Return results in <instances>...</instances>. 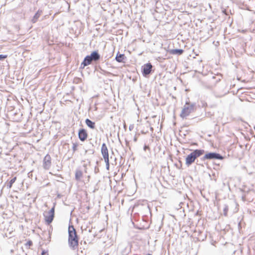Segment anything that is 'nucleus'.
Listing matches in <instances>:
<instances>
[{"instance_id":"14","label":"nucleus","mask_w":255,"mask_h":255,"mask_svg":"<svg viewBox=\"0 0 255 255\" xmlns=\"http://www.w3.org/2000/svg\"><path fill=\"white\" fill-rule=\"evenodd\" d=\"M85 123L86 125L91 129H94L95 128V123L92 122L89 119H87L85 120Z\"/></svg>"},{"instance_id":"1","label":"nucleus","mask_w":255,"mask_h":255,"mask_svg":"<svg viewBox=\"0 0 255 255\" xmlns=\"http://www.w3.org/2000/svg\"><path fill=\"white\" fill-rule=\"evenodd\" d=\"M79 239L76 231L73 225L68 227V245L69 247L75 250L78 248Z\"/></svg>"},{"instance_id":"20","label":"nucleus","mask_w":255,"mask_h":255,"mask_svg":"<svg viewBox=\"0 0 255 255\" xmlns=\"http://www.w3.org/2000/svg\"><path fill=\"white\" fill-rule=\"evenodd\" d=\"M78 144L76 143H73L72 149L74 151H75L77 149Z\"/></svg>"},{"instance_id":"28","label":"nucleus","mask_w":255,"mask_h":255,"mask_svg":"<svg viewBox=\"0 0 255 255\" xmlns=\"http://www.w3.org/2000/svg\"><path fill=\"white\" fill-rule=\"evenodd\" d=\"M131 128L130 127V126L129 127V129L131 130Z\"/></svg>"},{"instance_id":"8","label":"nucleus","mask_w":255,"mask_h":255,"mask_svg":"<svg viewBox=\"0 0 255 255\" xmlns=\"http://www.w3.org/2000/svg\"><path fill=\"white\" fill-rule=\"evenodd\" d=\"M78 137L81 141H85L88 137V134L86 129L84 128L80 129L78 132Z\"/></svg>"},{"instance_id":"7","label":"nucleus","mask_w":255,"mask_h":255,"mask_svg":"<svg viewBox=\"0 0 255 255\" xmlns=\"http://www.w3.org/2000/svg\"><path fill=\"white\" fill-rule=\"evenodd\" d=\"M152 68V65L150 63H148L145 64H144L142 66V75L146 77L147 75H149L151 72Z\"/></svg>"},{"instance_id":"17","label":"nucleus","mask_w":255,"mask_h":255,"mask_svg":"<svg viewBox=\"0 0 255 255\" xmlns=\"http://www.w3.org/2000/svg\"><path fill=\"white\" fill-rule=\"evenodd\" d=\"M16 180V177L12 178L6 185L7 189H10L12 186V184L15 182Z\"/></svg>"},{"instance_id":"6","label":"nucleus","mask_w":255,"mask_h":255,"mask_svg":"<svg viewBox=\"0 0 255 255\" xmlns=\"http://www.w3.org/2000/svg\"><path fill=\"white\" fill-rule=\"evenodd\" d=\"M51 166V157L50 155L47 154L43 160V168L45 170H49Z\"/></svg>"},{"instance_id":"21","label":"nucleus","mask_w":255,"mask_h":255,"mask_svg":"<svg viewBox=\"0 0 255 255\" xmlns=\"http://www.w3.org/2000/svg\"><path fill=\"white\" fill-rule=\"evenodd\" d=\"M32 245V242L31 241H28L26 244L25 246L26 247H30Z\"/></svg>"},{"instance_id":"13","label":"nucleus","mask_w":255,"mask_h":255,"mask_svg":"<svg viewBox=\"0 0 255 255\" xmlns=\"http://www.w3.org/2000/svg\"><path fill=\"white\" fill-rule=\"evenodd\" d=\"M44 215L45 217V221L46 222L47 224H48V225L50 224L53 220L54 216H53L52 215H50V214H48L47 212L45 213Z\"/></svg>"},{"instance_id":"26","label":"nucleus","mask_w":255,"mask_h":255,"mask_svg":"<svg viewBox=\"0 0 255 255\" xmlns=\"http://www.w3.org/2000/svg\"><path fill=\"white\" fill-rule=\"evenodd\" d=\"M83 166H84V168H87V165H86V164H84L83 165Z\"/></svg>"},{"instance_id":"27","label":"nucleus","mask_w":255,"mask_h":255,"mask_svg":"<svg viewBox=\"0 0 255 255\" xmlns=\"http://www.w3.org/2000/svg\"><path fill=\"white\" fill-rule=\"evenodd\" d=\"M134 141L136 142L137 141V138L136 137L134 138Z\"/></svg>"},{"instance_id":"2","label":"nucleus","mask_w":255,"mask_h":255,"mask_svg":"<svg viewBox=\"0 0 255 255\" xmlns=\"http://www.w3.org/2000/svg\"><path fill=\"white\" fill-rule=\"evenodd\" d=\"M205 152L203 149H195L188 154L185 159V164L189 166L194 163L198 157L202 155Z\"/></svg>"},{"instance_id":"16","label":"nucleus","mask_w":255,"mask_h":255,"mask_svg":"<svg viewBox=\"0 0 255 255\" xmlns=\"http://www.w3.org/2000/svg\"><path fill=\"white\" fill-rule=\"evenodd\" d=\"M119 52L117 54V56L116 57V60L118 62H122L124 61V59L125 57V55L123 54H119Z\"/></svg>"},{"instance_id":"9","label":"nucleus","mask_w":255,"mask_h":255,"mask_svg":"<svg viewBox=\"0 0 255 255\" xmlns=\"http://www.w3.org/2000/svg\"><path fill=\"white\" fill-rule=\"evenodd\" d=\"M89 56L92 61L96 62L100 59V55L97 51H93Z\"/></svg>"},{"instance_id":"5","label":"nucleus","mask_w":255,"mask_h":255,"mask_svg":"<svg viewBox=\"0 0 255 255\" xmlns=\"http://www.w3.org/2000/svg\"><path fill=\"white\" fill-rule=\"evenodd\" d=\"M194 105H190L189 103H186L182 109L180 116L182 118H185L188 116L191 112L193 111Z\"/></svg>"},{"instance_id":"29","label":"nucleus","mask_w":255,"mask_h":255,"mask_svg":"<svg viewBox=\"0 0 255 255\" xmlns=\"http://www.w3.org/2000/svg\"><path fill=\"white\" fill-rule=\"evenodd\" d=\"M147 255H152L151 254H148Z\"/></svg>"},{"instance_id":"15","label":"nucleus","mask_w":255,"mask_h":255,"mask_svg":"<svg viewBox=\"0 0 255 255\" xmlns=\"http://www.w3.org/2000/svg\"><path fill=\"white\" fill-rule=\"evenodd\" d=\"M83 176V172L80 169H76L75 172V179L79 181Z\"/></svg>"},{"instance_id":"25","label":"nucleus","mask_w":255,"mask_h":255,"mask_svg":"<svg viewBox=\"0 0 255 255\" xmlns=\"http://www.w3.org/2000/svg\"><path fill=\"white\" fill-rule=\"evenodd\" d=\"M84 172H85V173H87V168H84Z\"/></svg>"},{"instance_id":"22","label":"nucleus","mask_w":255,"mask_h":255,"mask_svg":"<svg viewBox=\"0 0 255 255\" xmlns=\"http://www.w3.org/2000/svg\"><path fill=\"white\" fill-rule=\"evenodd\" d=\"M6 57H7V55H6L0 54V61H1L2 60L4 59Z\"/></svg>"},{"instance_id":"18","label":"nucleus","mask_w":255,"mask_h":255,"mask_svg":"<svg viewBox=\"0 0 255 255\" xmlns=\"http://www.w3.org/2000/svg\"><path fill=\"white\" fill-rule=\"evenodd\" d=\"M228 210H229V208H228V205H225L224 209H223V214L225 216H227V213H228Z\"/></svg>"},{"instance_id":"24","label":"nucleus","mask_w":255,"mask_h":255,"mask_svg":"<svg viewBox=\"0 0 255 255\" xmlns=\"http://www.w3.org/2000/svg\"><path fill=\"white\" fill-rule=\"evenodd\" d=\"M41 255H48V254L47 252H45V251H43Z\"/></svg>"},{"instance_id":"4","label":"nucleus","mask_w":255,"mask_h":255,"mask_svg":"<svg viewBox=\"0 0 255 255\" xmlns=\"http://www.w3.org/2000/svg\"><path fill=\"white\" fill-rule=\"evenodd\" d=\"M224 158L223 156L220 154L216 152H209L206 153L203 157L201 158L202 161L205 160L220 159L222 160Z\"/></svg>"},{"instance_id":"23","label":"nucleus","mask_w":255,"mask_h":255,"mask_svg":"<svg viewBox=\"0 0 255 255\" xmlns=\"http://www.w3.org/2000/svg\"><path fill=\"white\" fill-rule=\"evenodd\" d=\"M143 149L144 151H146V150H148L150 152V148L148 145H144V146L143 147Z\"/></svg>"},{"instance_id":"3","label":"nucleus","mask_w":255,"mask_h":255,"mask_svg":"<svg viewBox=\"0 0 255 255\" xmlns=\"http://www.w3.org/2000/svg\"><path fill=\"white\" fill-rule=\"evenodd\" d=\"M101 152L106 163V169L109 170L110 167L109 152L107 145L105 143H103L102 145Z\"/></svg>"},{"instance_id":"19","label":"nucleus","mask_w":255,"mask_h":255,"mask_svg":"<svg viewBox=\"0 0 255 255\" xmlns=\"http://www.w3.org/2000/svg\"><path fill=\"white\" fill-rule=\"evenodd\" d=\"M47 214L54 216V207L52 208L51 209V210L49 212H47Z\"/></svg>"},{"instance_id":"11","label":"nucleus","mask_w":255,"mask_h":255,"mask_svg":"<svg viewBox=\"0 0 255 255\" xmlns=\"http://www.w3.org/2000/svg\"><path fill=\"white\" fill-rule=\"evenodd\" d=\"M92 61L90 58L89 55L86 56L81 65V68H84L85 66L90 65Z\"/></svg>"},{"instance_id":"12","label":"nucleus","mask_w":255,"mask_h":255,"mask_svg":"<svg viewBox=\"0 0 255 255\" xmlns=\"http://www.w3.org/2000/svg\"><path fill=\"white\" fill-rule=\"evenodd\" d=\"M169 53L172 55H182L184 52V50L181 49H170L168 51Z\"/></svg>"},{"instance_id":"10","label":"nucleus","mask_w":255,"mask_h":255,"mask_svg":"<svg viewBox=\"0 0 255 255\" xmlns=\"http://www.w3.org/2000/svg\"><path fill=\"white\" fill-rule=\"evenodd\" d=\"M42 13V10L41 9H38L37 11L35 13L32 18L31 20V21L33 23H36L40 16L41 15Z\"/></svg>"}]
</instances>
